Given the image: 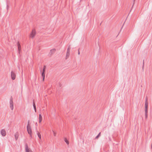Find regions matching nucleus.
Here are the masks:
<instances>
[{"mask_svg": "<svg viewBox=\"0 0 152 152\" xmlns=\"http://www.w3.org/2000/svg\"><path fill=\"white\" fill-rule=\"evenodd\" d=\"M46 66L44 65L43 67V69L42 71L43 72H45V69L46 68Z\"/></svg>", "mask_w": 152, "mask_h": 152, "instance_id": "f3484780", "label": "nucleus"}, {"mask_svg": "<svg viewBox=\"0 0 152 152\" xmlns=\"http://www.w3.org/2000/svg\"><path fill=\"white\" fill-rule=\"evenodd\" d=\"M142 69H143L144 67V60H143V63H142Z\"/></svg>", "mask_w": 152, "mask_h": 152, "instance_id": "6ab92c4d", "label": "nucleus"}, {"mask_svg": "<svg viewBox=\"0 0 152 152\" xmlns=\"http://www.w3.org/2000/svg\"><path fill=\"white\" fill-rule=\"evenodd\" d=\"M11 77L12 80H14L16 77V75L15 73L12 71L11 72Z\"/></svg>", "mask_w": 152, "mask_h": 152, "instance_id": "39448f33", "label": "nucleus"}, {"mask_svg": "<svg viewBox=\"0 0 152 152\" xmlns=\"http://www.w3.org/2000/svg\"><path fill=\"white\" fill-rule=\"evenodd\" d=\"M135 1V0H133V4H134V3Z\"/></svg>", "mask_w": 152, "mask_h": 152, "instance_id": "393cba45", "label": "nucleus"}, {"mask_svg": "<svg viewBox=\"0 0 152 152\" xmlns=\"http://www.w3.org/2000/svg\"><path fill=\"white\" fill-rule=\"evenodd\" d=\"M70 48L69 46L67 49V51L66 53V59H67L68 58L69 56V53H70Z\"/></svg>", "mask_w": 152, "mask_h": 152, "instance_id": "20e7f679", "label": "nucleus"}, {"mask_svg": "<svg viewBox=\"0 0 152 152\" xmlns=\"http://www.w3.org/2000/svg\"><path fill=\"white\" fill-rule=\"evenodd\" d=\"M148 102L147 99L146 98L145 103V113H148Z\"/></svg>", "mask_w": 152, "mask_h": 152, "instance_id": "7ed1b4c3", "label": "nucleus"}, {"mask_svg": "<svg viewBox=\"0 0 152 152\" xmlns=\"http://www.w3.org/2000/svg\"><path fill=\"white\" fill-rule=\"evenodd\" d=\"M10 107L11 110H13L14 108L12 98L11 96L10 99Z\"/></svg>", "mask_w": 152, "mask_h": 152, "instance_id": "f03ea898", "label": "nucleus"}, {"mask_svg": "<svg viewBox=\"0 0 152 152\" xmlns=\"http://www.w3.org/2000/svg\"><path fill=\"white\" fill-rule=\"evenodd\" d=\"M19 136L18 133V132H16L15 134V139L16 140H17Z\"/></svg>", "mask_w": 152, "mask_h": 152, "instance_id": "9d476101", "label": "nucleus"}, {"mask_svg": "<svg viewBox=\"0 0 152 152\" xmlns=\"http://www.w3.org/2000/svg\"><path fill=\"white\" fill-rule=\"evenodd\" d=\"M27 129L28 134L30 135V137H31V129L29 124H27Z\"/></svg>", "mask_w": 152, "mask_h": 152, "instance_id": "f257e3e1", "label": "nucleus"}, {"mask_svg": "<svg viewBox=\"0 0 152 152\" xmlns=\"http://www.w3.org/2000/svg\"><path fill=\"white\" fill-rule=\"evenodd\" d=\"M25 150H26V152H31L32 151H29L28 148V146L27 144H25Z\"/></svg>", "mask_w": 152, "mask_h": 152, "instance_id": "1a4fd4ad", "label": "nucleus"}, {"mask_svg": "<svg viewBox=\"0 0 152 152\" xmlns=\"http://www.w3.org/2000/svg\"><path fill=\"white\" fill-rule=\"evenodd\" d=\"M36 32L35 30H33L32 32L31 33L30 37L33 38L36 34Z\"/></svg>", "mask_w": 152, "mask_h": 152, "instance_id": "0eeeda50", "label": "nucleus"}, {"mask_svg": "<svg viewBox=\"0 0 152 152\" xmlns=\"http://www.w3.org/2000/svg\"><path fill=\"white\" fill-rule=\"evenodd\" d=\"M108 138L109 141H111V139L110 137H108Z\"/></svg>", "mask_w": 152, "mask_h": 152, "instance_id": "4be33fe9", "label": "nucleus"}, {"mask_svg": "<svg viewBox=\"0 0 152 152\" xmlns=\"http://www.w3.org/2000/svg\"><path fill=\"white\" fill-rule=\"evenodd\" d=\"M7 9L8 10V5L7 4Z\"/></svg>", "mask_w": 152, "mask_h": 152, "instance_id": "b1692460", "label": "nucleus"}, {"mask_svg": "<svg viewBox=\"0 0 152 152\" xmlns=\"http://www.w3.org/2000/svg\"><path fill=\"white\" fill-rule=\"evenodd\" d=\"M80 54V52L78 50V55H79Z\"/></svg>", "mask_w": 152, "mask_h": 152, "instance_id": "a878e982", "label": "nucleus"}, {"mask_svg": "<svg viewBox=\"0 0 152 152\" xmlns=\"http://www.w3.org/2000/svg\"><path fill=\"white\" fill-rule=\"evenodd\" d=\"M53 135L54 136H56V134L55 132L53 131Z\"/></svg>", "mask_w": 152, "mask_h": 152, "instance_id": "412c9836", "label": "nucleus"}, {"mask_svg": "<svg viewBox=\"0 0 152 152\" xmlns=\"http://www.w3.org/2000/svg\"><path fill=\"white\" fill-rule=\"evenodd\" d=\"M1 133L2 136L3 137L5 136L6 135V132L4 129H2L1 130Z\"/></svg>", "mask_w": 152, "mask_h": 152, "instance_id": "423d86ee", "label": "nucleus"}, {"mask_svg": "<svg viewBox=\"0 0 152 152\" xmlns=\"http://www.w3.org/2000/svg\"><path fill=\"white\" fill-rule=\"evenodd\" d=\"M18 50L19 51V53H20V51L21 50V47L20 45V44H19V42L18 43Z\"/></svg>", "mask_w": 152, "mask_h": 152, "instance_id": "4468645a", "label": "nucleus"}, {"mask_svg": "<svg viewBox=\"0 0 152 152\" xmlns=\"http://www.w3.org/2000/svg\"><path fill=\"white\" fill-rule=\"evenodd\" d=\"M64 141L67 145H69V142L66 138H64Z\"/></svg>", "mask_w": 152, "mask_h": 152, "instance_id": "2eb2a0df", "label": "nucleus"}, {"mask_svg": "<svg viewBox=\"0 0 152 152\" xmlns=\"http://www.w3.org/2000/svg\"><path fill=\"white\" fill-rule=\"evenodd\" d=\"M33 106L34 108V109L35 112H36V108L35 104L34 103V100L33 101Z\"/></svg>", "mask_w": 152, "mask_h": 152, "instance_id": "f8f14e48", "label": "nucleus"}, {"mask_svg": "<svg viewBox=\"0 0 152 152\" xmlns=\"http://www.w3.org/2000/svg\"><path fill=\"white\" fill-rule=\"evenodd\" d=\"M39 123H40L42 120V116L41 114H39Z\"/></svg>", "mask_w": 152, "mask_h": 152, "instance_id": "ddd939ff", "label": "nucleus"}, {"mask_svg": "<svg viewBox=\"0 0 152 152\" xmlns=\"http://www.w3.org/2000/svg\"><path fill=\"white\" fill-rule=\"evenodd\" d=\"M100 132L99 133L98 135L95 137V138L96 139L98 138L100 136Z\"/></svg>", "mask_w": 152, "mask_h": 152, "instance_id": "a211bd4d", "label": "nucleus"}, {"mask_svg": "<svg viewBox=\"0 0 152 152\" xmlns=\"http://www.w3.org/2000/svg\"><path fill=\"white\" fill-rule=\"evenodd\" d=\"M45 72H43L42 71L41 73V75L43 78L42 80L43 81H44L45 78Z\"/></svg>", "mask_w": 152, "mask_h": 152, "instance_id": "9b49d317", "label": "nucleus"}, {"mask_svg": "<svg viewBox=\"0 0 152 152\" xmlns=\"http://www.w3.org/2000/svg\"><path fill=\"white\" fill-rule=\"evenodd\" d=\"M145 116L146 118H147V113H145Z\"/></svg>", "mask_w": 152, "mask_h": 152, "instance_id": "aec40b11", "label": "nucleus"}, {"mask_svg": "<svg viewBox=\"0 0 152 152\" xmlns=\"http://www.w3.org/2000/svg\"><path fill=\"white\" fill-rule=\"evenodd\" d=\"M30 123V121L29 120H28V124H29V123Z\"/></svg>", "mask_w": 152, "mask_h": 152, "instance_id": "5701e85b", "label": "nucleus"}, {"mask_svg": "<svg viewBox=\"0 0 152 152\" xmlns=\"http://www.w3.org/2000/svg\"><path fill=\"white\" fill-rule=\"evenodd\" d=\"M56 50V49L55 48L51 49L50 50V52L49 53V55L50 56H51L52 54H53L55 52Z\"/></svg>", "mask_w": 152, "mask_h": 152, "instance_id": "6e6552de", "label": "nucleus"}, {"mask_svg": "<svg viewBox=\"0 0 152 152\" xmlns=\"http://www.w3.org/2000/svg\"><path fill=\"white\" fill-rule=\"evenodd\" d=\"M151 148L152 149V143L151 145Z\"/></svg>", "mask_w": 152, "mask_h": 152, "instance_id": "bb28decb", "label": "nucleus"}, {"mask_svg": "<svg viewBox=\"0 0 152 152\" xmlns=\"http://www.w3.org/2000/svg\"><path fill=\"white\" fill-rule=\"evenodd\" d=\"M37 135L38 136V137L40 139H41V136L40 134V133L38 132H37Z\"/></svg>", "mask_w": 152, "mask_h": 152, "instance_id": "dca6fc26", "label": "nucleus"}]
</instances>
